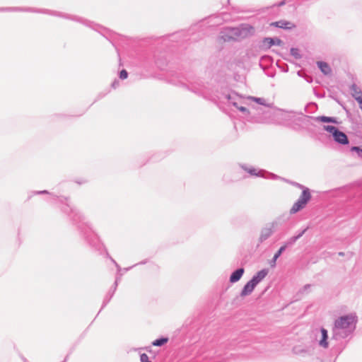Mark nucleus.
<instances>
[{"label": "nucleus", "mask_w": 362, "mask_h": 362, "mask_svg": "<svg viewBox=\"0 0 362 362\" xmlns=\"http://www.w3.org/2000/svg\"><path fill=\"white\" fill-rule=\"evenodd\" d=\"M68 199L67 197L59 198V202L63 204L62 206L63 213L66 214L73 224L76 226L90 246L100 252L105 250L106 256L114 263L117 270L120 271L121 268L119 265L110 256L104 245L100 242L97 234L93 231L91 225L76 208L71 206L68 202Z\"/></svg>", "instance_id": "obj_1"}, {"label": "nucleus", "mask_w": 362, "mask_h": 362, "mask_svg": "<svg viewBox=\"0 0 362 362\" xmlns=\"http://www.w3.org/2000/svg\"><path fill=\"white\" fill-rule=\"evenodd\" d=\"M33 12V13H40L48 14L50 16H54L57 17L63 18L68 20H71L74 21L78 22L87 27H90L93 30H98L99 28H102V26L94 23L93 22L89 21L86 19H84L81 17L77 16H73L68 13L52 11L48 9H37L34 8H23V7H0V12Z\"/></svg>", "instance_id": "obj_2"}, {"label": "nucleus", "mask_w": 362, "mask_h": 362, "mask_svg": "<svg viewBox=\"0 0 362 362\" xmlns=\"http://www.w3.org/2000/svg\"><path fill=\"white\" fill-rule=\"evenodd\" d=\"M357 322L355 314L344 315L336 319L332 329V339L339 340L351 336L356 329Z\"/></svg>", "instance_id": "obj_3"}, {"label": "nucleus", "mask_w": 362, "mask_h": 362, "mask_svg": "<svg viewBox=\"0 0 362 362\" xmlns=\"http://www.w3.org/2000/svg\"><path fill=\"white\" fill-rule=\"evenodd\" d=\"M253 28L249 25L241 27H228L221 32L220 39L223 42L236 41L239 38H245Z\"/></svg>", "instance_id": "obj_4"}, {"label": "nucleus", "mask_w": 362, "mask_h": 362, "mask_svg": "<svg viewBox=\"0 0 362 362\" xmlns=\"http://www.w3.org/2000/svg\"><path fill=\"white\" fill-rule=\"evenodd\" d=\"M271 108L272 107L252 105L248 122L259 124L269 123L273 117V112Z\"/></svg>", "instance_id": "obj_5"}, {"label": "nucleus", "mask_w": 362, "mask_h": 362, "mask_svg": "<svg viewBox=\"0 0 362 362\" xmlns=\"http://www.w3.org/2000/svg\"><path fill=\"white\" fill-rule=\"evenodd\" d=\"M286 112L287 113L286 117L289 121V126L295 131H300L313 124L311 123V120H313L314 117L308 116L302 112H297L294 111Z\"/></svg>", "instance_id": "obj_6"}, {"label": "nucleus", "mask_w": 362, "mask_h": 362, "mask_svg": "<svg viewBox=\"0 0 362 362\" xmlns=\"http://www.w3.org/2000/svg\"><path fill=\"white\" fill-rule=\"evenodd\" d=\"M189 84L185 83L182 81H178L174 82L176 86H182L186 87L188 90L202 96H205L208 93L207 88L204 83L201 81L198 80L194 82L188 81Z\"/></svg>", "instance_id": "obj_7"}, {"label": "nucleus", "mask_w": 362, "mask_h": 362, "mask_svg": "<svg viewBox=\"0 0 362 362\" xmlns=\"http://www.w3.org/2000/svg\"><path fill=\"white\" fill-rule=\"evenodd\" d=\"M312 198L310 189H305L290 209L291 214H295L303 209Z\"/></svg>", "instance_id": "obj_8"}, {"label": "nucleus", "mask_w": 362, "mask_h": 362, "mask_svg": "<svg viewBox=\"0 0 362 362\" xmlns=\"http://www.w3.org/2000/svg\"><path fill=\"white\" fill-rule=\"evenodd\" d=\"M323 129L332 135L335 142L341 145L349 144V141L348 136L337 127L332 125H324Z\"/></svg>", "instance_id": "obj_9"}, {"label": "nucleus", "mask_w": 362, "mask_h": 362, "mask_svg": "<svg viewBox=\"0 0 362 362\" xmlns=\"http://www.w3.org/2000/svg\"><path fill=\"white\" fill-rule=\"evenodd\" d=\"M277 226V221H274L272 222L267 223L265 226L261 229L257 247H259L260 244L266 241L274 234Z\"/></svg>", "instance_id": "obj_10"}, {"label": "nucleus", "mask_w": 362, "mask_h": 362, "mask_svg": "<svg viewBox=\"0 0 362 362\" xmlns=\"http://www.w3.org/2000/svg\"><path fill=\"white\" fill-rule=\"evenodd\" d=\"M314 347L312 346L296 345L292 349L293 354L302 358H307L313 356Z\"/></svg>", "instance_id": "obj_11"}, {"label": "nucleus", "mask_w": 362, "mask_h": 362, "mask_svg": "<svg viewBox=\"0 0 362 362\" xmlns=\"http://www.w3.org/2000/svg\"><path fill=\"white\" fill-rule=\"evenodd\" d=\"M283 44V41L278 37H264L262 40V47L264 49H268L274 45L281 46Z\"/></svg>", "instance_id": "obj_12"}, {"label": "nucleus", "mask_w": 362, "mask_h": 362, "mask_svg": "<svg viewBox=\"0 0 362 362\" xmlns=\"http://www.w3.org/2000/svg\"><path fill=\"white\" fill-rule=\"evenodd\" d=\"M271 25L276 28H282L284 30H291L292 28H296L294 23H291V21L285 20H281L279 21L273 22L271 23Z\"/></svg>", "instance_id": "obj_13"}, {"label": "nucleus", "mask_w": 362, "mask_h": 362, "mask_svg": "<svg viewBox=\"0 0 362 362\" xmlns=\"http://www.w3.org/2000/svg\"><path fill=\"white\" fill-rule=\"evenodd\" d=\"M268 269H262L257 272L250 279L253 283L257 286L268 274Z\"/></svg>", "instance_id": "obj_14"}, {"label": "nucleus", "mask_w": 362, "mask_h": 362, "mask_svg": "<svg viewBox=\"0 0 362 362\" xmlns=\"http://www.w3.org/2000/svg\"><path fill=\"white\" fill-rule=\"evenodd\" d=\"M245 269L243 267H240L233 271L229 278V281L230 283L234 284L238 282L243 275L244 274Z\"/></svg>", "instance_id": "obj_15"}, {"label": "nucleus", "mask_w": 362, "mask_h": 362, "mask_svg": "<svg viewBox=\"0 0 362 362\" xmlns=\"http://www.w3.org/2000/svg\"><path fill=\"white\" fill-rule=\"evenodd\" d=\"M257 286L251 280L248 281L243 286L240 296L244 297L250 295L255 288Z\"/></svg>", "instance_id": "obj_16"}, {"label": "nucleus", "mask_w": 362, "mask_h": 362, "mask_svg": "<svg viewBox=\"0 0 362 362\" xmlns=\"http://www.w3.org/2000/svg\"><path fill=\"white\" fill-rule=\"evenodd\" d=\"M320 332H321V339L319 340V345L324 349H327V348H328V346H329L328 332L325 328L321 327Z\"/></svg>", "instance_id": "obj_17"}, {"label": "nucleus", "mask_w": 362, "mask_h": 362, "mask_svg": "<svg viewBox=\"0 0 362 362\" xmlns=\"http://www.w3.org/2000/svg\"><path fill=\"white\" fill-rule=\"evenodd\" d=\"M313 120L315 122H320L323 123H333L336 124H339V122L338 121L337 117H328V116H318L314 117Z\"/></svg>", "instance_id": "obj_18"}, {"label": "nucleus", "mask_w": 362, "mask_h": 362, "mask_svg": "<svg viewBox=\"0 0 362 362\" xmlns=\"http://www.w3.org/2000/svg\"><path fill=\"white\" fill-rule=\"evenodd\" d=\"M317 66L324 75L327 76L332 74V69L328 63L323 61H318L317 62Z\"/></svg>", "instance_id": "obj_19"}, {"label": "nucleus", "mask_w": 362, "mask_h": 362, "mask_svg": "<svg viewBox=\"0 0 362 362\" xmlns=\"http://www.w3.org/2000/svg\"><path fill=\"white\" fill-rule=\"evenodd\" d=\"M241 168L244 170L247 171L251 175L257 176V177H263V173H266L264 170H259L257 172V170L255 168L250 167L247 168L245 165H241Z\"/></svg>", "instance_id": "obj_20"}, {"label": "nucleus", "mask_w": 362, "mask_h": 362, "mask_svg": "<svg viewBox=\"0 0 362 362\" xmlns=\"http://www.w3.org/2000/svg\"><path fill=\"white\" fill-rule=\"evenodd\" d=\"M247 99L255 101L257 104V105H261V107H272L273 105L272 103H267L266 100L263 98L249 96Z\"/></svg>", "instance_id": "obj_21"}, {"label": "nucleus", "mask_w": 362, "mask_h": 362, "mask_svg": "<svg viewBox=\"0 0 362 362\" xmlns=\"http://www.w3.org/2000/svg\"><path fill=\"white\" fill-rule=\"evenodd\" d=\"M225 98H226L228 102L233 106H237V100H240L238 95H237L235 93L225 95Z\"/></svg>", "instance_id": "obj_22"}, {"label": "nucleus", "mask_w": 362, "mask_h": 362, "mask_svg": "<svg viewBox=\"0 0 362 362\" xmlns=\"http://www.w3.org/2000/svg\"><path fill=\"white\" fill-rule=\"evenodd\" d=\"M169 341V338L167 337H161L152 341L151 344L154 346H163L167 344Z\"/></svg>", "instance_id": "obj_23"}, {"label": "nucleus", "mask_w": 362, "mask_h": 362, "mask_svg": "<svg viewBox=\"0 0 362 362\" xmlns=\"http://www.w3.org/2000/svg\"><path fill=\"white\" fill-rule=\"evenodd\" d=\"M351 90V95L353 98L356 100V98H357L358 95H362V91L357 86L356 84L354 83L351 86L350 88Z\"/></svg>", "instance_id": "obj_24"}, {"label": "nucleus", "mask_w": 362, "mask_h": 362, "mask_svg": "<svg viewBox=\"0 0 362 362\" xmlns=\"http://www.w3.org/2000/svg\"><path fill=\"white\" fill-rule=\"evenodd\" d=\"M317 109V105L315 103H310L305 107V111L308 113H313Z\"/></svg>", "instance_id": "obj_25"}, {"label": "nucleus", "mask_w": 362, "mask_h": 362, "mask_svg": "<svg viewBox=\"0 0 362 362\" xmlns=\"http://www.w3.org/2000/svg\"><path fill=\"white\" fill-rule=\"evenodd\" d=\"M296 238L292 236L291 238H289L288 239H287L284 243H283V246L287 249L288 247H291L296 243Z\"/></svg>", "instance_id": "obj_26"}, {"label": "nucleus", "mask_w": 362, "mask_h": 362, "mask_svg": "<svg viewBox=\"0 0 362 362\" xmlns=\"http://www.w3.org/2000/svg\"><path fill=\"white\" fill-rule=\"evenodd\" d=\"M113 296V292L109 291L103 300L101 310L103 309L107 305V303L110 301Z\"/></svg>", "instance_id": "obj_27"}, {"label": "nucleus", "mask_w": 362, "mask_h": 362, "mask_svg": "<svg viewBox=\"0 0 362 362\" xmlns=\"http://www.w3.org/2000/svg\"><path fill=\"white\" fill-rule=\"evenodd\" d=\"M246 117V119L248 121L250 119V112L251 111V107L248 109L243 105H240L238 109Z\"/></svg>", "instance_id": "obj_28"}, {"label": "nucleus", "mask_w": 362, "mask_h": 362, "mask_svg": "<svg viewBox=\"0 0 362 362\" xmlns=\"http://www.w3.org/2000/svg\"><path fill=\"white\" fill-rule=\"evenodd\" d=\"M291 54L296 59L302 58V55L300 54V51L298 48L291 47L290 49Z\"/></svg>", "instance_id": "obj_29"}, {"label": "nucleus", "mask_w": 362, "mask_h": 362, "mask_svg": "<svg viewBox=\"0 0 362 362\" xmlns=\"http://www.w3.org/2000/svg\"><path fill=\"white\" fill-rule=\"evenodd\" d=\"M351 152H355L357 154V156L362 159V147L358 146H351L350 148Z\"/></svg>", "instance_id": "obj_30"}, {"label": "nucleus", "mask_w": 362, "mask_h": 362, "mask_svg": "<svg viewBox=\"0 0 362 362\" xmlns=\"http://www.w3.org/2000/svg\"><path fill=\"white\" fill-rule=\"evenodd\" d=\"M33 194H49L50 195V198L53 199L59 198L57 195L51 194V193H49L47 190L35 191V192H33Z\"/></svg>", "instance_id": "obj_31"}, {"label": "nucleus", "mask_w": 362, "mask_h": 362, "mask_svg": "<svg viewBox=\"0 0 362 362\" xmlns=\"http://www.w3.org/2000/svg\"><path fill=\"white\" fill-rule=\"evenodd\" d=\"M308 227L305 228L303 230H298L293 237L296 238V240H299L308 230Z\"/></svg>", "instance_id": "obj_32"}, {"label": "nucleus", "mask_w": 362, "mask_h": 362, "mask_svg": "<svg viewBox=\"0 0 362 362\" xmlns=\"http://www.w3.org/2000/svg\"><path fill=\"white\" fill-rule=\"evenodd\" d=\"M119 77L120 79L124 80L128 77V72L126 69H122L119 73Z\"/></svg>", "instance_id": "obj_33"}, {"label": "nucleus", "mask_w": 362, "mask_h": 362, "mask_svg": "<svg viewBox=\"0 0 362 362\" xmlns=\"http://www.w3.org/2000/svg\"><path fill=\"white\" fill-rule=\"evenodd\" d=\"M286 249L283 246L281 245L279 250L274 253V256H276L277 258H279L281 257V255L283 254L284 252H285Z\"/></svg>", "instance_id": "obj_34"}, {"label": "nucleus", "mask_w": 362, "mask_h": 362, "mask_svg": "<svg viewBox=\"0 0 362 362\" xmlns=\"http://www.w3.org/2000/svg\"><path fill=\"white\" fill-rule=\"evenodd\" d=\"M119 280H120V277L119 276H117L116 279H115V281L113 284V285H112V288H110V291L113 292V293H115V291L117 289V287L118 286V282H119Z\"/></svg>", "instance_id": "obj_35"}, {"label": "nucleus", "mask_w": 362, "mask_h": 362, "mask_svg": "<svg viewBox=\"0 0 362 362\" xmlns=\"http://www.w3.org/2000/svg\"><path fill=\"white\" fill-rule=\"evenodd\" d=\"M140 361L141 362H151V361L149 359L148 355L145 353L140 354Z\"/></svg>", "instance_id": "obj_36"}, {"label": "nucleus", "mask_w": 362, "mask_h": 362, "mask_svg": "<svg viewBox=\"0 0 362 362\" xmlns=\"http://www.w3.org/2000/svg\"><path fill=\"white\" fill-rule=\"evenodd\" d=\"M279 258L276 256H273L272 259L269 261V264L271 268H274L276 265V261Z\"/></svg>", "instance_id": "obj_37"}, {"label": "nucleus", "mask_w": 362, "mask_h": 362, "mask_svg": "<svg viewBox=\"0 0 362 362\" xmlns=\"http://www.w3.org/2000/svg\"><path fill=\"white\" fill-rule=\"evenodd\" d=\"M356 100L358 102L359 107L362 111V95H358L357 98H356Z\"/></svg>", "instance_id": "obj_38"}, {"label": "nucleus", "mask_w": 362, "mask_h": 362, "mask_svg": "<svg viewBox=\"0 0 362 362\" xmlns=\"http://www.w3.org/2000/svg\"><path fill=\"white\" fill-rule=\"evenodd\" d=\"M119 86V81L117 79H115L112 83V85H111L112 88H113L114 89L117 88Z\"/></svg>", "instance_id": "obj_39"}, {"label": "nucleus", "mask_w": 362, "mask_h": 362, "mask_svg": "<svg viewBox=\"0 0 362 362\" xmlns=\"http://www.w3.org/2000/svg\"><path fill=\"white\" fill-rule=\"evenodd\" d=\"M308 83H311L313 82V78L312 76H310L307 74L304 75V77H303Z\"/></svg>", "instance_id": "obj_40"}, {"label": "nucleus", "mask_w": 362, "mask_h": 362, "mask_svg": "<svg viewBox=\"0 0 362 362\" xmlns=\"http://www.w3.org/2000/svg\"><path fill=\"white\" fill-rule=\"evenodd\" d=\"M293 185L298 187L299 189H301L302 191H303V189H308V187H306L303 186V185L298 183V182H293Z\"/></svg>", "instance_id": "obj_41"}, {"label": "nucleus", "mask_w": 362, "mask_h": 362, "mask_svg": "<svg viewBox=\"0 0 362 362\" xmlns=\"http://www.w3.org/2000/svg\"><path fill=\"white\" fill-rule=\"evenodd\" d=\"M146 262H147V261H146V260L141 261V262H140L139 263L136 264H134V265H133V266H132V267H128V268H125V269H124V270H125V271H129V269H131L132 268H133L134 267H135V266H136V265H138V264H146Z\"/></svg>", "instance_id": "obj_42"}, {"label": "nucleus", "mask_w": 362, "mask_h": 362, "mask_svg": "<svg viewBox=\"0 0 362 362\" xmlns=\"http://www.w3.org/2000/svg\"><path fill=\"white\" fill-rule=\"evenodd\" d=\"M311 286L310 284H305L302 289L300 290V292L304 293L308 291V288Z\"/></svg>", "instance_id": "obj_43"}, {"label": "nucleus", "mask_w": 362, "mask_h": 362, "mask_svg": "<svg viewBox=\"0 0 362 362\" xmlns=\"http://www.w3.org/2000/svg\"><path fill=\"white\" fill-rule=\"evenodd\" d=\"M285 4H286V0H282L280 2H279L278 4H274V6H282Z\"/></svg>", "instance_id": "obj_44"}, {"label": "nucleus", "mask_w": 362, "mask_h": 362, "mask_svg": "<svg viewBox=\"0 0 362 362\" xmlns=\"http://www.w3.org/2000/svg\"><path fill=\"white\" fill-rule=\"evenodd\" d=\"M269 175H270L269 177H271L272 179H274V180H276V179H277L279 177L278 175H275L274 173H269Z\"/></svg>", "instance_id": "obj_45"}, {"label": "nucleus", "mask_w": 362, "mask_h": 362, "mask_svg": "<svg viewBox=\"0 0 362 362\" xmlns=\"http://www.w3.org/2000/svg\"><path fill=\"white\" fill-rule=\"evenodd\" d=\"M297 74H298V76L302 77V78H303V77H304V75H305V74L302 72V71H298L297 72Z\"/></svg>", "instance_id": "obj_46"}, {"label": "nucleus", "mask_w": 362, "mask_h": 362, "mask_svg": "<svg viewBox=\"0 0 362 362\" xmlns=\"http://www.w3.org/2000/svg\"><path fill=\"white\" fill-rule=\"evenodd\" d=\"M139 349H145L146 351H148V352H151V347L150 346H146L144 348H140Z\"/></svg>", "instance_id": "obj_47"}, {"label": "nucleus", "mask_w": 362, "mask_h": 362, "mask_svg": "<svg viewBox=\"0 0 362 362\" xmlns=\"http://www.w3.org/2000/svg\"><path fill=\"white\" fill-rule=\"evenodd\" d=\"M241 100H237V106H234L235 107H236L237 109H238V107L241 105H240L241 103Z\"/></svg>", "instance_id": "obj_48"}, {"label": "nucleus", "mask_w": 362, "mask_h": 362, "mask_svg": "<svg viewBox=\"0 0 362 362\" xmlns=\"http://www.w3.org/2000/svg\"><path fill=\"white\" fill-rule=\"evenodd\" d=\"M338 255H339V256H341V257H343V256L344 255V252H338Z\"/></svg>", "instance_id": "obj_49"}]
</instances>
